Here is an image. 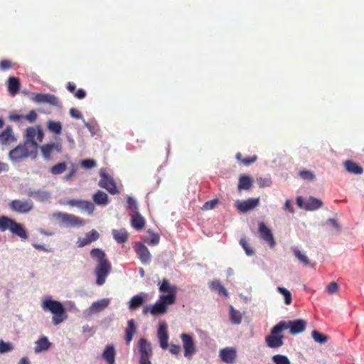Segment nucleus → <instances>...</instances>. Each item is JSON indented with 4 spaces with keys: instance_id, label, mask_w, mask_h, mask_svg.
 <instances>
[{
    "instance_id": "obj_1",
    "label": "nucleus",
    "mask_w": 364,
    "mask_h": 364,
    "mask_svg": "<svg viewBox=\"0 0 364 364\" xmlns=\"http://www.w3.org/2000/svg\"><path fill=\"white\" fill-rule=\"evenodd\" d=\"M159 290L161 293L159 301L153 306H146L143 312L146 314L150 312L152 315H161L167 312L168 306L173 304L176 301L177 287L171 285L169 281L164 278L159 282Z\"/></svg>"
},
{
    "instance_id": "obj_2",
    "label": "nucleus",
    "mask_w": 364,
    "mask_h": 364,
    "mask_svg": "<svg viewBox=\"0 0 364 364\" xmlns=\"http://www.w3.org/2000/svg\"><path fill=\"white\" fill-rule=\"evenodd\" d=\"M90 255L97 262L95 268V274L97 275L96 283L98 285H102L105 282L107 276L110 272L111 264L106 258L105 252L100 249H92L90 251Z\"/></svg>"
},
{
    "instance_id": "obj_3",
    "label": "nucleus",
    "mask_w": 364,
    "mask_h": 364,
    "mask_svg": "<svg viewBox=\"0 0 364 364\" xmlns=\"http://www.w3.org/2000/svg\"><path fill=\"white\" fill-rule=\"evenodd\" d=\"M38 148V143H29L25 138L23 144L18 145L9 151V157L13 161H18L28 157L35 159L37 155Z\"/></svg>"
},
{
    "instance_id": "obj_4",
    "label": "nucleus",
    "mask_w": 364,
    "mask_h": 364,
    "mask_svg": "<svg viewBox=\"0 0 364 364\" xmlns=\"http://www.w3.org/2000/svg\"><path fill=\"white\" fill-rule=\"evenodd\" d=\"M42 308L53 314L52 322L54 325H58L67 318L65 310L63 304L58 301L50 299H46L43 301Z\"/></svg>"
},
{
    "instance_id": "obj_5",
    "label": "nucleus",
    "mask_w": 364,
    "mask_h": 364,
    "mask_svg": "<svg viewBox=\"0 0 364 364\" xmlns=\"http://www.w3.org/2000/svg\"><path fill=\"white\" fill-rule=\"evenodd\" d=\"M9 230L14 235L20 237L21 239L28 238L26 230L23 225L18 223L14 220L6 217L0 216V231L5 232Z\"/></svg>"
},
{
    "instance_id": "obj_6",
    "label": "nucleus",
    "mask_w": 364,
    "mask_h": 364,
    "mask_svg": "<svg viewBox=\"0 0 364 364\" xmlns=\"http://www.w3.org/2000/svg\"><path fill=\"white\" fill-rule=\"evenodd\" d=\"M284 323H278L265 337L266 345L270 348H278L284 345V336L281 333L286 330Z\"/></svg>"
},
{
    "instance_id": "obj_7",
    "label": "nucleus",
    "mask_w": 364,
    "mask_h": 364,
    "mask_svg": "<svg viewBox=\"0 0 364 364\" xmlns=\"http://www.w3.org/2000/svg\"><path fill=\"white\" fill-rule=\"evenodd\" d=\"M100 180L98 183L100 187L106 189L112 195L119 193L114 180L106 172L105 168L100 169Z\"/></svg>"
},
{
    "instance_id": "obj_8",
    "label": "nucleus",
    "mask_w": 364,
    "mask_h": 364,
    "mask_svg": "<svg viewBox=\"0 0 364 364\" xmlns=\"http://www.w3.org/2000/svg\"><path fill=\"white\" fill-rule=\"evenodd\" d=\"M53 216L55 218L60 220L65 227H80L85 223L83 219L72 214L59 212L54 213Z\"/></svg>"
},
{
    "instance_id": "obj_9",
    "label": "nucleus",
    "mask_w": 364,
    "mask_h": 364,
    "mask_svg": "<svg viewBox=\"0 0 364 364\" xmlns=\"http://www.w3.org/2000/svg\"><path fill=\"white\" fill-rule=\"evenodd\" d=\"M138 346L140 355L139 364H151V358L153 352L150 343L146 338H140Z\"/></svg>"
},
{
    "instance_id": "obj_10",
    "label": "nucleus",
    "mask_w": 364,
    "mask_h": 364,
    "mask_svg": "<svg viewBox=\"0 0 364 364\" xmlns=\"http://www.w3.org/2000/svg\"><path fill=\"white\" fill-rule=\"evenodd\" d=\"M9 206L10 209L14 212L25 214L33 210V203L31 200L28 199H16L11 200L9 203Z\"/></svg>"
},
{
    "instance_id": "obj_11",
    "label": "nucleus",
    "mask_w": 364,
    "mask_h": 364,
    "mask_svg": "<svg viewBox=\"0 0 364 364\" xmlns=\"http://www.w3.org/2000/svg\"><path fill=\"white\" fill-rule=\"evenodd\" d=\"M181 339L184 350V356L191 360L196 352V347L193 337L188 333H182Z\"/></svg>"
},
{
    "instance_id": "obj_12",
    "label": "nucleus",
    "mask_w": 364,
    "mask_h": 364,
    "mask_svg": "<svg viewBox=\"0 0 364 364\" xmlns=\"http://www.w3.org/2000/svg\"><path fill=\"white\" fill-rule=\"evenodd\" d=\"M279 323H284L286 330L289 329L290 333L296 335L303 332L306 327V322L303 319H297L294 321H282Z\"/></svg>"
},
{
    "instance_id": "obj_13",
    "label": "nucleus",
    "mask_w": 364,
    "mask_h": 364,
    "mask_svg": "<svg viewBox=\"0 0 364 364\" xmlns=\"http://www.w3.org/2000/svg\"><path fill=\"white\" fill-rule=\"evenodd\" d=\"M258 232L261 239L266 242L270 248H274L276 245V242L274 238L273 234L269 228L263 223H259Z\"/></svg>"
},
{
    "instance_id": "obj_14",
    "label": "nucleus",
    "mask_w": 364,
    "mask_h": 364,
    "mask_svg": "<svg viewBox=\"0 0 364 364\" xmlns=\"http://www.w3.org/2000/svg\"><path fill=\"white\" fill-rule=\"evenodd\" d=\"M37 136V141L41 142L44 137V132L40 125L36 127H30L26 129L25 138L29 143H37L35 141V137Z\"/></svg>"
},
{
    "instance_id": "obj_15",
    "label": "nucleus",
    "mask_w": 364,
    "mask_h": 364,
    "mask_svg": "<svg viewBox=\"0 0 364 364\" xmlns=\"http://www.w3.org/2000/svg\"><path fill=\"white\" fill-rule=\"evenodd\" d=\"M135 252L141 262L144 264H149L151 262V255L149 249L142 243L135 244Z\"/></svg>"
},
{
    "instance_id": "obj_16",
    "label": "nucleus",
    "mask_w": 364,
    "mask_h": 364,
    "mask_svg": "<svg viewBox=\"0 0 364 364\" xmlns=\"http://www.w3.org/2000/svg\"><path fill=\"white\" fill-rule=\"evenodd\" d=\"M259 203V198H248L245 200H237L235 206L241 213H246L256 208Z\"/></svg>"
},
{
    "instance_id": "obj_17",
    "label": "nucleus",
    "mask_w": 364,
    "mask_h": 364,
    "mask_svg": "<svg viewBox=\"0 0 364 364\" xmlns=\"http://www.w3.org/2000/svg\"><path fill=\"white\" fill-rule=\"evenodd\" d=\"M33 100L38 103H46L53 106H59L60 102L57 97L52 94L36 93Z\"/></svg>"
},
{
    "instance_id": "obj_18",
    "label": "nucleus",
    "mask_w": 364,
    "mask_h": 364,
    "mask_svg": "<svg viewBox=\"0 0 364 364\" xmlns=\"http://www.w3.org/2000/svg\"><path fill=\"white\" fill-rule=\"evenodd\" d=\"M221 360L228 364H232L235 361L237 353L233 348L227 347L220 350Z\"/></svg>"
},
{
    "instance_id": "obj_19",
    "label": "nucleus",
    "mask_w": 364,
    "mask_h": 364,
    "mask_svg": "<svg viewBox=\"0 0 364 364\" xmlns=\"http://www.w3.org/2000/svg\"><path fill=\"white\" fill-rule=\"evenodd\" d=\"M100 237V234L95 230L87 232L84 238H78L77 241L79 247H85L93 242L97 240Z\"/></svg>"
},
{
    "instance_id": "obj_20",
    "label": "nucleus",
    "mask_w": 364,
    "mask_h": 364,
    "mask_svg": "<svg viewBox=\"0 0 364 364\" xmlns=\"http://www.w3.org/2000/svg\"><path fill=\"white\" fill-rule=\"evenodd\" d=\"M61 149V145L57 143L46 144L41 147L42 155L46 160L51 159V154L53 151L60 152Z\"/></svg>"
},
{
    "instance_id": "obj_21",
    "label": "nucleus",
    "mask_w": 364,
    "mask_h": 364,
    "mask_svg": "<svg viewBox=\"0 0 364 364\" xmlns=\"http://www.w3.org/2000/svg\"><path fill=\"white\" fill-rule=\"evenodd\" d=\"M15 141H16V138L14 136L12 127L9 125L0 133V144L7 145Z\"/></svg>"
},
{
    "instance_id": "obj_22",
    "label": "nucleus",
    "mask_w": 364,
    "mask_h": 364,
    "mask_svg": "<svg viewBox=\"0 0 364 364\" xmlns=\"http://www.w3.org/2000/svg\"><path fill=\"white\" fill-rule=\"evenodd\" d=\"M158 338L160 343V346L163 349H166L168 346V334L167 331V326L166 323L161 324L158 328L157 332Z\"/></svg>"
},
{
    "instance_id": "obj_23",
    "label": "nucleus",
    "mask_w": 364,
    "mask_h": 364,
    "mask_svg": "<svg viewBox=\"0 0 364 364\" xmlns=\"http://www.w3.org/2000/svg\"><path fill=\"white\" fill-rule=\"evenodd\" d=\"M253 185V179L247 175L242 174L239 178L237 189L239 191L242 190L250 191Z\"/></svg>"
},
{
    "instance_id": "obj_24",
    "label": "nucleus",
    "mask_w": 364,
    "mask_h": 364,
    "mask_svg": "<svg viewBox=\"0 0 364 364\" xmlns=\"http://www.w3.org/2000/svg\"><path fill=\"white\" fill-rule=\"evenodd\" d=\"M131 218V224L132 226L136 229V230H142L145 226V219L142 215L139 213V211H136L133 214H132Z\"/></svg>"
},
{
    "instance_id": "obj_25",
    "label": "nucleus",
    "mask_w": 364,
    "mask_h": 364,
    "mask_svg": "<svg viewBox=\"0 0 364 364\" xmlns=\"http://www.w3.org/2000/svg\"><path fill=\"white\" fill-rule=\"evenodd\" d=\"M343 166L346 170L350 173L360 175L363 173V168L351 160L345 161Z\"/></svg>"
},
{
    "instance_id": "obj_26",
    "label": "nucleus",
    "mask_w": 364,
    "mask_h": 364,
    "mask_svg": "<svg viewBox=\"0 0 364 364\" xmlns=\"http://www.w3.org/2000/svg\"><path fill=\"white\" fill-rule=\"evenodd\" d=\"M323 205V202L316 198L309 197L304 204V209L307 211H313L319 209Z\"/></svg>"
},
{
    "instance_id": "obj_27",
    "label": "nucleus",
    "mask_w": 364,
    "mask_h": 364,
    "mask_svg": "<svg viewBox=\"0 0 364 364\" xmlns=\"http://www.w3.org/2000/svg\"><path fill=\"white\" fill-rule=\"evenodd\" d=\"M110 303V300L109 299H103L101 300H98L92 304L90 307V311L92 313H98L104 310L107 308Z\"/></svg>"
},
{
    "instance_id": "obj_28",
    "label": "nucleus",
    "mask_w": 364,
    "mask_h": 364,
    "mask_svg": "<svg viewBox=\"0 0 364 364\" xmlns=\"http://www.w3.org/2000/svg\"><path fill=\"white\" fill-rule=\"evenodd\" d=\"M26 195L29 197H33L41 202L47 200L50 198L49 193L48 192L41 190L30 189L27 191Z\"/></svg>"
},
{
    "instance_id": "obj_29",
    "label": "nucleus",
    "mask_w": 364,
    "mask_h": 364,
    "mask_svg": "<svg viewBox=\"0 0 364 364\" xmlns=\"http://www.w3.org/2000/svg\"><path fill=\"white\" fill-rule=\"evenodd\" d=\"M21 84L18 77H10L8 80V90L9 93L14 96L20 90Z\"/></svg>"
},
{
    "instance_id": "obj_30",
    "label": "nucleus",
    "mask_w": 364,
    "mask_h": 364,
    "mask_svg": "<svg viewBox=\"0 0 364 364\" xmlns=\"http://www.w3.org/2000/svg\"><path fill=\"white\" fill-rule=\"evenodd\" d=\"M136 332V326L133 319L129 320L127 322V327L125 330V340L127 345L132 341L134 335Z\"/></svg>"
},
{
    "instance_id": "obj_31",
    "label": "nucleus",
    "mask_w": 364,
    "mask_h": 364,
    "mask_svg": "<svg viewBox=\"0 0 364 364\" xmlns=\"http://www.w3.org/2000/svg\"><path fill=\"white\" fill-rule=\"evenodd\" d=\"M115 350L113 346H106L102 358L108 363V364H114L115 362Z\"/></svg>"
},
{
    "instance_id": "obj_32",
    "label": "nucleus",
    "mask_w": 364,
    "mask_h": 364,
    "mask_svg": "<svg viewBox=\"0 0 364 364\" xmlns=\"http://www.w3.org/2000/svg\"><path fill=\"white\" fill-rule=\"evenodd\" d=\"M293 253L299 262L304 266H310L314 267V264L311 262L309 257L299 250L294 248L293 249Z\"/></svg>"
},
{
    "instance_id": "obj_33",
    "label": "nucleus",
    "mask_w": 364,
    "mask_h": 364,
    "mask_svg": "<svg viewBox=\"0 0 364 364\" xmlns=\"http://www.w3.org/2000/svg\"><path fill=\"white\" fill-rule=\"evenodd\" d=\"M50 346V343L46 337H43L36 342L34 350L36 353H41L43 350H47Z\"/></svg>"
},
{
    "instance_id": "obj_34",
    "label": "nucleus",
    "mask_w": 364,
    "mask_h": 364,
    "mask_svg": "<svg viewBox=\"0 0 364 364\" xmlns=\"http://www.w3.org/2000/svg\"><path fill=\"white\" fill-rule=\"evenodd\" d=\"M94 202L97 205H105L109 203L107 195L102 191H97L92 197Z\"/></svg>"
},
{
    "instance_id": "obj_35",
    "label": "nucleus",
    "mask_w": 364,
    "mask_h": 364,
    "mask_svg": "<svg viewBox=\"0 0 364 364\" xmlns=\"http://www.w3.org/2000/svg\"><path fill=\"white\" fill-rule=\"evenodd\" d=\"M112 235L118 243H124L128 239V233L124 229L113 230Z\"/></svg>"
},
{
    "instance_id": "obj_36",
    "label": "nucleus",
    "mask_w": 364,
    "mask_h": 364,
    "mask_svg": "<svg viewBox=\"0 0 364 364\" xmlns=\"http://www.w3.org/2000/svg\"><path fill=\"white\" fill-rule=\"evenodd\" d=\"M144 304V298L140 295L134 296L129 303L130 310H136Z\"/></svg>"
},
{
    "instance_id": "obj_37",
    "label": "nucleus",
    "mask_w": 364,
    "mask_h": 364,
    "mask_svg": "<svg viewBox=\"0 0 364 364\" xmlns=\"http://www.w3.org/2000/svg\"><path fill=\"white\" fill-rule=\"evenodd\" d=\"M230 320L233 324H240L242 321V314L232 306L230 307Z\"/></svg>"
},
{
    "instance_id": "obj_38",
    "label": "nucleus",
    "mask_w": 364,
    "mask_h": 364,
    "mask_svg": "<svg viewBox=\"0 0 364 364\" xmlns=\"http://www.w3.org/2000/svg\"><path fill=\"white\" fill-rule=\"evenodd\" d=\"M48 129L55 134H60L62 132V124L60 122L50 120L48 122Z\"/></svg>"
},
{
    "instance_id": "obj_39",
    "label": "nucleus",
    "mask_w": 364,
    "mask_h": 364,
    "mask_svg": "<svg viewBox=\"0 0 364 364\" xmlns=\"http://www.w3.org/2000/svg\"><path fill=\"white\" fill-rule=\"evenodd\" d=\"M211 289L218 291L220 294L228 296V291L219 280H215L211 282Z\"/></svg>"
},
{
    "instance_id": "obj_40",
    "label": "nucleus",
    "mask_w": 364,
    "mask_h": 364,
    "mask_svg": "<svg viewBox=\"0 0 364 364\" xmlns=\"http://www.w3.org/2000/svg\"><path fill=\"white\" fill-rule=\"evenodd\" d=\"M236 159L239 161H240L241 164H242L245 166H249L253 163H255L257 159V156L256 155H254L252 156H249L247 158H242V155L241 153H237L236 154Z\"/></svg>"
},
{
    "instance_id": "obj_41",
    "label": "nucleus",
    "mask_w": 364,
    "mask_h": 364,
    "mask_svg": "<svg viewBox=\"0 0 364 364\" xmlns=\"http://www.w3.org/2000/svg\"><path fill=\"white\" fill-rule=\"evenodd\" d=\"M67 168L65 162H60L54 165L50 170V172L53 175H58L63 173Z\"/></svg>"
},
{
    "instance_id": "obj_42",
    "label": "nucleus",
    "mask_w": 364,
    "mask_h": 364,
    "mask_svg": "<svg viewBox=\"0 0 364 364\" xmlns=\"http://www.w3.org/2000/svg\"><path fill=\"white\" fill-rule=\"evenodd\" d=\"M313 339L318 343H325L328 340V336L314 330L311 333Z\"/></svg>"
},
{
    "instance_id": "obj_43",
    "label": "nucleus",
    "mask_w": 364,
    "mask_h": 364,
    "mask_svg": "<svg viewBox=\"0 0 364 364\" xmlns=\"http://www.w3.org/2000/svg\"><path fill=\"white\" fill-rule=\"evenodd\" d=\"M277 290L281 294L284 296V303L287 305L291 304L292 301L291 292L287 289L281 287H278Z\"/></svg>"
},
{
    "instance_id": "obj_44",
    "label": "nucleus",
    "mask_w": 364,
    "mask_h": 364,
    "mask_svg": "<svg viewBox=\"0 0 364 364\" xmlns=\"http://www.w3.org/2000/svg\"><path fill=\"white\" fill-rule=\"evenodd\" d=\"M79 208L82 210H85L89 215H91L93 213L94 210H95V205L90 201L82 200L81 204L80 205Z\"/></svg>"
},
{
    "instance_id": "obj_45",
    "label": "nucleus",
    "mask_w": 364,
    "mask_h": 364,
    "mask_svg": "<svg viewBox=\"0 0 364 364\" xmlns=\"http://www.w3.org/2000/svg\"><path fill=\"white\" fill-rule=\"evenodd\" d=\"M272 360L275 364H291L290 360L286 355L280 354L274 355Z\"/></svg>"
},
{
    "instance_id": "obj_46",
    "label": "nucleus",
    "mask_w": 364,
    "mask_h": 364,
    "mask_svg": "<svg viewBox=\"0 0 364 364\" xmlns=\"http://www.w3.org/2000/svg\"><path fill=\"white\" fill-rule=\"evenodd\" d=\"M160 240V237L156 233H151L149 237L144 240V242H146L149 245H156L159 244Z\"/></svg>"
},
{
    "instance_id": "obj_47",
    "label": "nucleus",
    "mask_w": 364,
    "mask_h": 364,
    "mask_svg": "<svg viewBox=\"0 0 364 364\" xmlns=\"http://www.w3.org/2000/svg\"><path fill=\"white\" fill-rule=\"evenodd\" d=\"M299 175L304 180L313 181L315 178V175L311 171L307 170L300 171Z\"/></svg>"
},
{
    "instance_id": "obj_48",
    "label": "nucleus",
    "mask_w": 364,
    "mask_h": 364,
    "mask_svg": "<svg viewBox=\"0 0 364 364\" xmlns=\"http://www.w3.org/2000/svg\"><path fill=\"white\" fill-rule=\"evenodd\" d=\"M257 183L259 188L269 187L272 184V180L268 178H257Z\"/></svg>"
},
{
    "instance_id": "obj_49",
    "label": "nucleus",
    "mask_w": 364,
    "mask_h": 364,
    "mask_svg": "<svg viewBox=\"0 0 364 364\" xmlns=\"http://www.w3.org/2000/svg\"><path fill=\"white\" fill-rule=\"evenodd\" d=\"M240 244L242 245L247 255L252 256L254 254V251L249 247L247 241L245 238H242L240 240Z\"/></svg>"
},
{
    "instance_id": "obj_50",
    "label": "nucleus",
    "mask_w": 364,
    "mask_h": 364,
    "mask_svg": "<svg viewBox=\"0 0 364 364\" xmlns=\"http://www.w3.org/2000/svg\"><path fill=\"white\" fill-rule=\"evenodd\" d=\"M13 350V346L9 343L0 341V353H5Z\"/></svg>"
},
{
    "instance_id": "obj_51",
    "label": "nucleus",
    "mask_w": 364,
    "mask_h": 364,
    "mask_svg": "<svg viewBox=\"0 0 364 364\" xmlns=\"http://www.w3.org/2000/svg\"><path fill=\"white\" fill-rule=\"evenodd\" d=\"M326 289L329 294H332L338 291L339 285L336 282H331L326 287Z\"/></svg>"
},
{
    "instance_id": "obj_52",
    "label": "nucleus",
    "mask_w": 364,
    "mask_h": 364,
    "mask_svg": "<svg viewBox=\"0 0 364 364\" xmlns=\"http://www.w3.org/2000/svg\"><path fill=\"white\" fill-rule=\"evenodd\" d=\"M81 166L86 169H90L96 166V162L93 159H85L82 161Z\"/></svg>"
},
{
    "instance_id": "obj_53",
    "label": "nucleus",
    "mask_w": 364,
    "mask_h": 364,
    "mask_svg": "<svg viewBox=\"0 0 364 364\" xmlns=\"http://www.w3.org/2000/svg\"><path fill=\"white\" fill-rule=\"evenodd\" d=\"M128 208L134 213L136 211H138V206L134 198L132 197H127V200Z\"/></svg>"
},
{
    "instance_id": "obj_54",
    "label": "nucleus",
    "mask_w": 364,
    "mask_h": 364,
    "mask_svg": "<svg viewBox=\"0 0 364 364\" xmlns=\"http://www.w3.org/2000/svg\"><path fill=\"white\" fill-rule=\"evenodd\" d=\"M23 118L33 123L37 119L38 115L35 110H31L26 115L23 116Z\"/></svg>"
},
{
    "instance_id": "obj_55",
    "label": "nucleus",
    "mask_w": 364,
    "mask_h": 364,
    "mask_svg": "<svg viewBox=\"0 0 364 364\" xmlns=\"http://www.w3.org/2000/svg\"><path fill=\"white\" fill-rule=\"evenodd\" d=\"M12 68V63L9 60H3L0 62V70H7Z\"/></svg>"
},
{
    "instance_id": "obj_56",
    "label": "nucleus",
    "mask_w": 364,
    "mask_h": 364,
    "mask_svg": "<svg viewBox=\"0 0 364 364\" xmlns=\"http://www.w3.org/2000/svg\"><path fill=\"white\" fill-rule=\"evenodd\" d=\"M218 199H213V200L207 201L203 205V209L211 210L215 207V205L218 204Z\"/></svg>"
},
{
    "instance_id": "obj_57",
    "label": "nucleus",
    "mask_w": 364,
    "mask_h": 364,
    "mask_svg": "<svg viewBox=\"0 0 364 364\" xmlns=\"http://www.w3.org/2000/svg\"><path fill=\"white\" fill-rule=\"evenodd\" d=\"M70 115L75 119H82L81 112L77 109L73 107L69 110Z\"/></svg>"
},
{
    "instance_id": "obj_58",
    "label": "nucleus",
    "mask_w": 364,
    "mask_h": 364,
    "mask_svg": "<svg viewBox=\"0 0 364 364\" xmlns=\"http://www.w3.org/2000/svg\"><path fill=\"white\" fill-rule=\"evenodd\" d=\"M169 352L175 355H178L181 352V346L171 343L170 345Z\"/></svg>"
},
{
    "instance_id": "obj_59",
    "label": "nucleus",
    "mask_w": 364,
    "mask_h": 364,
    "mask_svg": "<svg viewBox=\"0 0 364 364\" xmlns=\"http://www.w3.org/2000/svg\"><path fill=\"white\" fill-rule=\"evenodd\" d=\"M75 97H77V99H80V100H82L83 98L85 97L86 96V93L85 92L84 90L82 89H79L78 90H77L75 92V93L74 94Z\"/></svg>"
},
{
    "instance_id": "obj_60",
    "label": "nucleus",
    "mask_w": 364,
    "mask_h": 364,
    "mask_svg": "<svg viewBox=\"0 0 364 364\" xmlns=\"http://www.w3.org/2000/svg\"><path fill=\"white\" fill-rule=\"evenodd\" d=\"M81 202V200H70L68 202V204L73 207L75 206L79 208Z\"/></svg>"
},
{
    "instance_id": "obj_61",
    "label": "nucleus",
    "mask_w": 364,
    "mask_h": 364,
    "mask_svg": "<svg viewBox=\"0 0 364 364\" xmlns=\"http://www.w3.org/2000/svg\"><path fill=\"white\" fill-rule=\"evenodd\" d=\"M284 208L289 211L290 213H294V209L291 206L290 200H286L284 203Z\"/></svg>"
},
{
    "instance_id": "obj_62",
    "label": "nucleus",
    "mask_w": 364,
    "mask_h": 364,
    "mask_svg": "<svg viewBox=\"0 0 364 364\" xmlns=\"http://www.w3.org/2000/svg\"><path fill=\"white\" fill-rule=\"evenodd\" d=\"M67 89L68 90H69V92H70L71 93H73V95L76 92V87H75V84L69 82L67 85Z\"/></svg>"
},
{
    "instance_id": "obj_63",
    "label": "nucleus",
    "mask_w": 364,
    "mask_h": 364,
    "mask_svg": "<svg viewBox=\"0 0 364 364\" xmlns=\"http://www.w3.org/2000/svg\"><path fill=\"white\" fill-rule=\"evenodd\" d=\"M328 223L332 225L333 228H335L337 230H340V226L338 223H337L336 220L335 219H329L328 220Z\"/></svg>"
},
{
    "instance_id": "obj_64",
    "label": "nucleus",
    "mask_w": 364,
    "mask_h": 364,
    "mask_svg": "<svg viewBox=\"0 0 364 364\" xmlns=\"http://www.w3.org/2000/svg\"><path fill=\"white\" fill-rule=\"evenodd\" d=\"M296 203L299 208H304V204L305 203V202H304V200L301 196H298L296 198Z\"/></svg>"
}]
</instances>
